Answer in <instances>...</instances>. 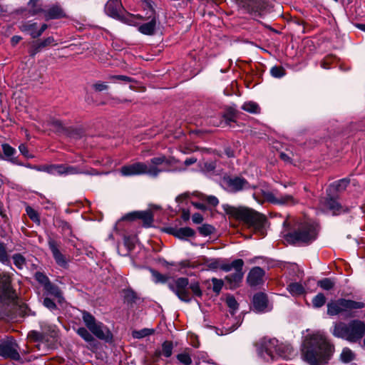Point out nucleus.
Here are the masks:
<instances>
[{
  "instance_id": "1",
  "label": "nucleus",
  "mask_w": 365,
  "mask_h": 365,
  "mask_svg": "<svg viewBox=\"0 0 365 365\" xmlns=\"http://www.w3.org/2000/svg\"><path fill=\"white\" fill-rule=\"evenodd\" d=\"M334 352V346L322 331H316L304 337L302 346L303 359L310 365L327 364Z\"/></svg>"
},
{
  "instance_id": "2",
  "label": "nucleus",
  "mask_w": 365,
  "mask_h": 365,
  "mask_svg": "<svg viewBox=\"0 0 365 365\" xmlns=\"http://www.w3.org/2000/svg\"><path fill=\"white\" fill-rule=\"evenodd\" d=\"M82 319L88 329L85 327H81L78 329L76 332L86 341L93 342L94 341L93 335L106 341L112 340L113 334L109 329L102 322H98L91 314L83 311Z\"/></svg>"
},
{
  "instance_id": "3",
  "label": "nucleus",
  "mask_w": 365,
  "mask_h": 365,
  "mask_svg": "<svg viewBox=\"0 0 365 365\" xmlns=\"http://www.w3.org/2000/svg\"><path fill=\"white\" fill-rule=\"evenodd\" d=\"M331 334L350 343L360 342L365 335V323L359 319L351 320L349 323H335Z\"/></svg>"
},
{
  "instance_id": "4",
  "label": "nucleus",
  "mask_w": 365,
  "mask_h": 365,
  "mask_svg": "<svg viewBox=\"0 0 365 365\" xmlns=\"http://www.w3.org/2000/svg\"><path fill=\"white\" fill-rule=\"evenodd\" d=\"M168 287L176 294L179 299L187 303L192 300L190 290L195 297H200L202 295L199 282H193L190 284L188 279L186 277H179L175 279L173 282L168 284Z\"/></svg>"
},
{
  "instance_id": "5",
  "label": "nucleus",
  "mask_w": 365,
  "mask_h": 365,
  "mask_svg": "<svg viewBox=\"0 0 365 365\" xmlns=\"http://www.w3.org/2000/svg\"><path fill=\"white\" fill-rule=\"evenodd\" d=\"M227 213L255 230L262 232L265 217L254 210L243 207H230L227 210Z\"/></svg>"
},
{
  "instance_id": "6",
  "label": "nucleus",
  "mask_w": 365,
  "mask_h": 365,
  "mask_svg": "<svg viewBox=\"0 0 365 365\" xmlns=\"http://www.w3.org/2000/svg\"><path fill=\"white\" fill-rule=\"evenodd\" d=\"M317 227L313 223L301 224L297 230L285 235V240L292 244H308L317 238Z\"/></svg>"
},
{
  "instance_id": "7",
  "label": "nucleus",
  "mask_w": 365,
  "mask_h": 365,
  "mask_svg": "<svg viewBox=\"0 0 365 365\" xmlns=\"http://www.w3.org/2000/svg\"><path fill=\"white\" fill-rule=\"evenodd\" d=\"M365 307V303L344 298L331 301L327 304V314L329 316H336L347 314L351 316L352 312Z\"/></svg>"
},
{
  "instance_id": "8",
  "label": "nucleus",
  "mask_w": 365,
  "mask_h": 365,
  "mask_svg": "<svg viewBox=\"0 0 365 365\" xmlns=\"http://www.w3.org/2000/svg\"><path fill=\"white\" fill-rule=\"evenodd\" d=\"M105 11L108 16L120 19L128 25L135 26L138 24L137 16L130 14H123L120 0H109L106 4Z\"/></svg>"
},
{
  "instance_id": "9",
  "label": "nucleus",
  "mask_w": 365,
  "mask_h": 365,
  "mask_svg": "<svg viewBox=\"0 0 365 365\" xmlns=\"http://www.w3.org/2000/svg\"><path fill=\"white\" fill-rule=\"evenodd\" d=\"M41 331H31L28 334L30 340L34 342L48 343L50 339H55L58 336V330L54 325L46 322L40 323Z\"/></svg>"
},
{
  "instance_id": "10",
  "label": "nucleus",
  "mask_w": 365,
  "mask_h": 365,
  "mask_svg": "<svg viewBox=\"0 0 365 365\" xmlns=\"http://www.w3.org/2000/svg\"><path fill=\"white\" fill-rule=\"evenodd\" d=\"M259 354L266 361L274 360L277 356L285 357L281 352L278 340L264 338L258 349Z\"/></svg>"
},
{
  "instance_id": "11",
  "label": "nucleus",
  "mask_w": 365,
  "mask_h": 365,
  "mask_svg": "<svg viewBox=\"0 0 365 365\" xmlns=\"http://www.w3.org/2000/svg\"><path fill=\"white\" fill-rule=\"evenodd\" d=\"M241 6L255 16H261L269 11V5L264 0H235Z\"/></svg>"
},
{
  "instance_id": "12",
  "label": "nucleus",
  "mask_w": 365,
  "mask_h": 365,
  "mask_svg": "<svg viewBox=\"0 0 365 365\" xmlns=\"http://www.w3.org/2000/svg\"><path fill=\"white\" fill-rule=\"evenodd\" d=\"M38 0H30L29 3L31 7V15H35L43 11L46 21L61 19L65 16L63 11L59 6H53L47 11H43L41 7L38 6Z\"/></svg>"
},
{
  "instance_id": "13",
  "label": "nucleus",
  "mask_w": 365,
  "mask_h": 365,
  "mask_svg": "<svg viewBox=\"0 0 365 365\" xmlns=\"http://www.w3.org/2000/svg\"><path fill=\"white\" fill-rule=\"evenodd\" d=\"M20 348L13 339L4 341L0 344V356L14 361H21Z\"/></svg>"
},
{
  "instance_id": "14",
  "label": "nucleus",
  "mask_w": 365,
  "mask_h": 365,
  "mask_svg": "<svg viewBox=\"0 0 365 365\" xmlns=\"http://www.w3.org/2000/svg\"><path fill=\"white\" fill-rule=\"evenodd\" d=\"M264 197L268 202L275 205L292 206L299 202V200L288 194L281 195L268 192L264 194Z\"/></svg>"
},
{
  "instance_id": "15",
  "label": "nucleus",
  "mask_w": 365,
  "mask_h": 365,
  "mask_svg": "<svg viewBox=\"0 0 365 365\" xmlns=\"http://www.w3.org/2000/svg\"><path fill=\"white\" fill-rule=\"evenodd\" d=\"M224 182L230 192H237L241 190H247L251 187L250 184L243 178H226Z\"/></svg>"
},
{
  "instance_id": "16",
  "label": "nucleus",
  "mask_w": 365,
  "mask_h": 365,
  "mask_svg": "<svg viewBox=\"0 0 365 365\" xmlns=\"http://www.w3.org/2000/svg\"><path fill=\"white\" fill-rule=\"evenodd\" d=\"M120 172L125 177L147 174L148 164L138 162L124 165L120 168Z\"/></svg>"
},
{
  "instance_id": "17",
  "label": "nucleus",
  "mask_w": 365,
  "mask_h": 365,
  "mask_svg": "<svg viewBox=\"0 0 365 365\" xmlns=\"http://www.w3.org/2000/svg\"><path fill=\"white\" fill-rule=\"evenodd\" d=\"M11 277L7 273H2L0 274V293L1 297L6 299H11L14 297V289L11 285Z\"/></svg>"
},
{
  "instance_id": "18",
  "label": "nucleus",
  "mask_w": 365,
  "mask_h": 365,
  "mask_svg": "<svg viewBox=\"0 0 365 365\" xmlns=\"http://www.w3.org/2000/svg\"><path fill=\"white\" fill-rule=\"evenodd\" d=\"M252 304L254 310L258 313L268 312L272 309V307L269 305L267 295L262 292L254 295Z\"/></svg>"
},
{
  "instance_id": "19",
  "label": "nucleus",
  "mask_w": 365,
  "mask_h": 365,
  "mask_svg": "<svg viewBox=\"0 0 365 365\" xmlns=\"http://www.w3.org/2000/svg\"><path fill=\"white\" fill-rule=\"evenodd\" d=\"M163 163L170 164V161L165 156H159L152 158L150 164L148 165L147 175L152 177H157L161 172L164 171L163 170L158 168V166Z\"/></svg>"
},
{
  "instance_id": "20",
  "label": "nucleus",
  "mask_w": 365,
  "mask_h": 365,
  "mask_svg": "<svg viewBox=\"0 0 365 365\" xmlns=\"http://www.w3.org/2000/svg\"><path fill=\"white\" fill-rule=\"evenodd\" d=\"M48 247L57 264L61 267L66 268L67 267V260L66 257L60 252L59 245L57 242L50 239L48 240Z\"/></svg>"
},
{
  "instance_id": "21",
  "label": "nucleus",
  "mask_w": 365,
  "mask_h": 365,
  "mask_svg": "<svg viewBox=\"0 0 365 365\" xmlns=\"http://www.w3.org/2000/svg\"><path fill=\"white\" fill-rule=\"evenodd\" d=\"M124 218L130 220L140 219L146 227L151 226L153 222V213L150 210L133 212L128 214Z\"/></svg>"
},
{
  "instance_id": "22",
  "label": "nucleus",
  "mask_w": 365,
  "mask_h": 365,
  "mask_svg": "<svg viewBox=\"0 0 365 365\" xmlns=\"http://www.w3.org/2000/svg\"><path fill=\"white\" fill-rule=\"evenodd\" d=\"M136 16L138 17V24H137L136 26H138V31L144 35H148V36L153 35L155 34V29H156V24H157V19H156L155 16H153V17H151L150 20L148 22H146V23L140 24V25L139 20L141 17L138 16Z\"/></svg>"
},
{
  "instance_id": "23",
  "label": "nucleus",
  "mask_w": 365,
  "mask_h": 365,
  "mask_svg": "<svg viewBox=\"0 0 365 365\" xmlns=\"http://www.w3.org/2000/svg\"><path fill=\"white\" fill-rule=\"evenodd\" d=\"M264 270L259 267L252 268L248 274L247 282L250 286H257L262 283Z\"/></svg>"
},
{
  "instance_id": "24",
  "label": "nucleus",
  "mask_w": 365,
  "mask_h": 365,
  "mask_svg": "<svg viewBox=\"0 0 365 365\" xmlns=\"http://www.w3.org/2000/svg\"><path fill=\"white\" fill-rule=\"evenodd\" d=\"M168 232L180 240H185L186 238L193 237L195 235V230L188 227L171 228Z\"/></svg>"
},
{
  "instance_id": "25",
  "label": "nucleus",
  "mask_w": 365,
  "mask_h": 365,
  "mask_svg": "<svg viewBox=\"0 0 365 365\" xmlns=\"http://www.w3.org/2000/svg\"><path fill=\"white\" fill-rule=\"evenodd\" d=\"M322 204L325 209L331 210L334 215L339 214L341 212L342 207L335 198L327 197L322 201Z\"/></svg>"
},
{
  "instance_id": "26",
  "label": "nucleus",
  "mask_w": 365,
  "mask_h": 365,
  "mask_svg": "<svg viewBox=\"0 0 365 365\" xmlns=\"http://www.w3.org/2000/svg\"><path fill=\"white\" fill-rule=\"evenodd\" d=\"M19 28L21 31L28 33L34 38L39 37L36 23L26 21L22 24Z\"/></svg>"
},
{
  "instance_id": "27",
  "label": "nucleus",
  "mask_w": 365,
  "mask_h": 365,
  "mask_svg": "<svg viewBox=\"0 0 365 365\" xmlns=\"http://www.w3.org/2000/svg\"><path fill=\"white\" fill-rule=\"evenodd\" d=\"M2 150L6 156V159L11 161L12 163L17 164L19 165H24L22 163H19L16 158H13V156L16 154V151L15 148L11 147L10 145L7 143H4L1 145Z\"/></svg>"
},
{
  "instance_id": "28",
  "label": "nucleus",
  "mask_w": 365,
  "mask_h": 365,
  "mask_svg": "<svg viewBox=\"0 0 365 365\" xmlns=\"http://www.w3.org/2000/svg\"><path fill=\"white\" fill-rule=\"evenodd\" d=\"M54 41L55 40L53 37L49 36L40 42H36L34 44V51L31 55H35L43 48L52 45L54 43Z\"/></svg>"
},
{
  "instance_id": "29",
  "label": "nucleus",
  "mask_w": 365,
  "mask_h": 365,
  "mask_svg": "<svg viewBox=\"0 0 365 365\" xmlns=\"http://www.w3.org/2000/svg\"><path fill=\"white\" fill-rule=\"evenodd\" d=\"M243 274L242 272H235L234 273L227 275L226 277V279L230 282L231 287H235L242 281Z\"/></svg>"
},
{
  "instance_id": "30",
  "label": "nucleus",
  "mask_w": 365,
  "mask_h": 365,
  "mask_svg": "<svg viewBox=\"0 0 365 365\" xmlns=\"http://www.w3.org/2000/svg\"><path fill=\"white\" fill-rule=\"evenodd\" d=\"M43 289L48 294L53 296L57 299H61L62 297V294L60 289L56 285L52 284L51 282H49L43 287Z\"/></svg>"
},
{
  "instance_id": "31",
  "label": "nucleus",
  "mask_w": 365,
  "mask_h": 365,
  "mask_svg": "<svg viewBox=\"0 0 365 365\" xmlns=\"http://www.w3.org/2000/svg\"><path fill=\"white\" fill-rule=\"evenodd\" d=\"M288 291L293 296H299L304 293V287L297 282L291 283L288 287Z\"/></svg>"
},
{
  "instance_id": "32",
  "label": "nucleus",
  "mask_w": 365,
  "mask_h": 365,
  "mask_svg": "<svg viewBox=\"0 0 365 365\" xmlns=\"http://www.w3.org/2000/svg\"><path fill=\"white\" fill-rule=\"evenodd\" d=\"M355 358L354 353L348 347H345L343 349L341 355L340 359L344 363H349L353 361Z\"/></svg>"
},
{
  "instance_id": "33",
  "label": "nucleus",
  "mask_w": 365,
  "mask_h": 365,
  "mask_svg": "<svg viewBox=\"0 0 365 365\" xmlns=\"http://www.w3.org/2000/svg\"><path fill=\"white\" fill-rule=\"evenodd\" d=\"M155 330L153 329L144 328L140 330H135L132 332V336L135 339H142L148 336L153 334Z\"/></svg>"
},
{
  "instance_id": "34",
  "label": "nucleus",
  "mask_w": 365,
  "mask_h": 365,
  "mask_svg": "<svg viewBox=\"0 0 365 365\" xmlns=\"http://www.w3.org/2000/svg\"><path fill=\"white\" fill-rule=\"evenodd\" d=\"M349 183V180H347V179H341V180H339L338 181H336L334 182L331 186H330V190L331 189H333V190H335L338 192H341V191H343L344 190L346 187L348 186Z\"/></svg>"
},
{
  "instance_id": "35",
  "label": "nucleus",
  "mask_w": 365,
  "mask_h": 365,
  "mask_svg": "<svg viewBox=\"0 0 365 365\" xmlns=\"http://www.w3.org/2000/svg\"><path fill=\"white\" fill-rule=\"evenodd\" d=\"M317 284L324 290H330L334 287L335 282L330 278H324L318 281Z\"/></svg>"
},
{
  "instance_id": "36",
  "label": "nucleus",
  "mask_w": 365,
  "mask_h": 365,
  "mask_svg": "<svg viewBox=\"0 0 365 365\" xmlns=\"http://www.w3.org/2000/svg\"><path fill=\"white\" fill-rule=\"evenodd\" d=\"M203 269L208 270H216L220 268V262L217 259H205Z\"/></svg>"
},
{
  "instance_id": "37",
  "label": "nucleus",
  "mask_w": 365,
  "mask_h": 365,
  "mask_svg": "<svg viewBox=\"0 0 365 365\" xmlns=\"http://www.w3.org/2000/svg\"><path fill=\"white\" fill-rule=\"evenodd\" d=\"M226 303L227 307L230 308V312L232 314L238 309V303L233 296L229 295L226 298Z\"/></svg>"
},
{
  "instance_id": "38",
  "label": "nucleus",
  "mask_w": 365,
  "mask_h": 365,
  "mask_svg": "<svg viewBox=\"0 0 365 365\" xmlns=\"http://www.w3.org/2000/svg\"><path fill=\"white\" fill-rule=\"evenodd\" d=\"M123 297L124 300L128 303L135 302L138 298L136 293L130 289L123 290Z\"/></svg>"
},
{
  "instance_id": "39",
  "label": "nucleus",
  "mask_w": 365,
  "mask_h": 365,
  "mask_svg": "<svg viewBox=\"0 0 365 365\" xmlns=\"http://www.w3.org/2000/svg\"><path fill=\"white\" fill-rule=\"evenodd\" d=\"M326 303V297L324 294L319 293L312 299L313 307L315 308H320Z\"/></svg>"
},
{
  "instance_id": "40",
  "label": "nucleus",
  "mask_w": 365,
  "mask_h": 365,
  "mask_svg": "<svg viewBox=\"0 0 365 365\" xmlns=\"http://www.w3.org/2000/svg\"><path fill=\"white\" fill-rule=\"evenodd\" d=\"M242 108L244 110L252 113H257L259 111V108L258 105L254 102L245 103L242 106Z\"/></svg>"
},
{
  "instance_id": "41",
  "label": "nucleus",
  "mask_w": 365,
  "mask_h": 365,
  "mask_svg": "<svg viewBox=\"0 0 365 365\" xmlns=\"http://www.w3.org/2000/svg\"><path fill=\"white\" fill-rule=\"evenodd\" d=\"M215 228L208 224H203L198 227V231L202 236H208L214 232Z\"/></svg>"
},
{
  "instance_id": "42",
  "label": "nucleus",
  "mask_w": 365,
  "mask_h": 365,
  "mask_svg": "<svg viewBox=\"0 0 365 365\" xmlns=\"http://www.w3.org/2000/svg\"><path fill=\"white\" fill-rule=\"evenodd\" d=\"M173 344L170 341H165L162 345V354L165 357H170L173 352Z\"/></svg>"
},
{
  "instance_id": "43",
  "label": "nucleus",
  "mask_w": 365,
  "mask_h": 365,
  "mask_svg": "<svg viewBox=\"0 0 365 365\" xmlns=\"http://www.w3.org/2000/svg\"><path fill=\"white\" fill-rule=\"evenodd\" d=\"M0 262L4 264H6L9 262L6 245L1 242H0Z\"/></svg>"
},
{
  "instance_id": "44",
  "label": "nucleus",
  "mask_w": 365,
  "mask_h": 365,
  "mask_svg": "<svg viewBox=\"0 0 365 365\" xmlns=\"http://www.w3.org/2000/svg\"><path fill=\"white\" fill-rule=\"evenodd\" d=\"M271 75L274 78H282L285 75V70L282 66H273L270 69Z\"/></svg>"
},
{
  "instance_id": "45",
  "label": "nucleus",
  "mask_w": 365,
  "mask_h": 365,
  "mask_svg": "<svg viewBox=\"0 0 365 365\" xmlns=\"http://www.w3.org/2000/svg\"><path fill=\"white\" fill-rule=\"evenodd\" d=\"M36 280L39 282L43 287L50 282L48 277L41 272H37L35 274Z\"/></svg>"
},
{
  "instance_id": "46",
  "label": "nucleus",
  "mask_w": 365,
  "mask_h": 365,
  "mask_svg": "<svg viewBox=\"0 0 365 365\" xmlns=\"http://www.w3.org/2000/svg\"><path fill=\"white\" fill-rule=\"evenodd\" d=\"M13 260L14 264L19 268L22 269L25 264V259L23 256L19 254H16L13 256Z\"/></svg>"
},
{
  "instance_id": "47",
  "label": "nucleus",
  "mask_w": 365,
  "mask_h": 365,
  "mask_svg": "<svg viewBox=\"0 0 365 365\" xmlns=\"http://www.w3.org/2000/svg\"><path fill=\"white\" fill-rule=\"evenodd\" d=\"M177 359L182 364L189 365L192 363V359L190 355L187 353L179 354L177 356Z\"/></svg>"
},
{
  "instance_id": "48",
  "label": "nucleus",
  "mask_w": 365,
  "mask_h": 365,
  "mask_svg": "<svg viewBox=\"0 0 365 365\" xmlns=\"http://www.w3.org/2000/svg\"><path fill=\"white\" fill-rule=\"evenodd\" d=\"M244 265V262L241 259H237L232 262L231 266L232 269H234L235 272H242V267Z\"/></svg>"
},
{
  "instance_id": "49",
  "label": "nucleus",
  "mask_w": 365,
  "mask_h": 365,
  "mask_svg": "<svg viewBox=\"0 0 365 365\" xmlns=\"http://www.w3.org/2000/svg\"><path fill=\"white\" fill-rule=\"evenodd\" d=\"M26 213L33 221L36 222L39 220L37 212L33 208L30 207H26Z\"/></svg>"
},
{
  "instance_id": "50",
  "label": "nucleus",
  "mask_w": 365,
  "mask_h": 365,
  "mask_svg": "<svg viewBox=\"0 0 365 365\" xmlns=\"http://www.w3.org/2000/svg\"><path fill=\"white\" fill-rule=\"evenodd\" d=\"M54 169H55V165H50L39 166L38 168H36V170L43 171V172H46L48 173L54 175V170H55Z\"/></svg>"
},
{
  "instance_id": "51",
  "label": "nucleus",
  "mask_w": 365,
  "mask_h": 365,
  "mask_svg": "<svg viewBox=\"0 0 365 365\" xmlns=\"http://www.w3.org/2000/svg\"><path fill=\"white\" fill-rule=\"evenodd\" d=\"M43 305L50 310L56 309L57 307L55 302L50 298L46 297L43 300Z\"/></svg>"
},
{
  "instance_id": "52",
  "label": "nucleus",
  "mask_w": 365,
  "mask_h": 365,
  "mask_svg": "<svg viewBox=\"0 0 365 365\" xmlns=\"http://www.w3.org/2000/svg\"><path fill=\"white\" fill-rule=\"evenodd\" d=\"M78 173H81V171L79 170L77 168L65 165V175H76Z\"/></svg>"
},
{
  "instance_id": "53",
  "label": "nucleus",
  "mask_w": 365,
  "mask_h": 365,
  "mask_svg": "<svg viewBox=\"0 0 365 365\" xmlns=\"http://www.w3.org/2000/svg\"><path fill=\"white\" fill-rule=\"evenodd\" d=\"M93 88L96 91H103L105 90H107L108 88V86L104 83V82H97L93 85Z\"/></svg>"
},
{
  "instance_id": "54",
  "label": "nucleus",
  "mask_w": 365,
  "mask_h": 365,
  "mask_svg": "<svg viewBox=\"0 0 365 365\" xmlns=\"http://www.w3.org/2000/svg\"><path fill=\"white\" fill-rule=\"evenodd\" d=\"M212 283H213V291L218 293L221 290L222 287V282L220 279L213 278L212 279Z\"/></svg>"
},
{
  "instance_id": "55",
  "label": "nucleus",
  "mask_w": 365,
  "mask_h": 365,
  "mask_svg": "<svg viewBox=\"0 0 365 365\" xmlns=\"http://www.w3.org/2000/svg\"><path fill=\"white\" fill-rule=\"evenodd\" d=\"M20 153L27 158H32L33 155H29L27 146L25 144H21L19 146Z\"/></svg>"
},
{
  "instance_id": "56",
  "label": "nucleus",
  "mask_w": 365,
  "mask_h": 365,
  "mask_svg": "<svg viewBox=\"0 0 365 365\" xmlns=\"http://www.w3.org/2000/svg\"><path fill=\"white\" fill-rule=\"evenodd\" d=\"M153 276L156 282H165L166 277L156 271H152Z\"/></svg>"
},
{
  "instance_id": "57",
  "label": "nucleus",
  "mask_w": 365,
  "mask_h": 365,
  "mask_svg": "<svg viewBox=\"0 0 365 365\" xmlns=\"http://www.w3.org/2000/svg\"><path fill=\"white\" fill-rule=\"evenodd\" d=\"M110 79H116V80H120V81H125V82H131L132 81V78L127 76H124V75H115V76H110L109 77Z\"/></svg>"
},
{
  "instance_id": "58",
  "label": "nucleus",
  "mask_w": 365,
  "mask_h": 365,
  "mask_svg": "<svg viewBox=\"0 0 365 365\" xmlns=\"http://www.w3.org/2000/svg\"><path fill=\"white\" fill-rule=\"evenodd\" d=\"M205 200L207 202L208 204L212 206H216L219 203L218 199L213 195L206 196Z\"/></svg>"
},
{
  "instance_id": "59",
  "label": "nucleus",
  "mask_w": 365,
  "mask_h": 365,
  "mask_svg": "<svg viewBox=\"0 0 365 365\" xmlns=\"http://www.w3.org/2000/svg\"><path fill=\"white\" fill-rule=\"evenodd\" d=\"M54 175H65V165H55Z\"/></svg>"
},
{
  "instance_id": "60",
  "label": "nucleus",
  "mask_w": 365,
  "mask_h": 365,
  "mask_svg": "<svg viewBox=\"0 0 365 365\" xmlns=\"http://www.w3.org/2000/svg\"><path fill=\"white\" fill-rule=\"evenodd\" d=\"M192 222L195 224H200L203 221V217L200 213H195L192 216Z\"/></svg>"
},
{
  "instance_id": "61",
  "label": "nucleus",
  "mask_w": 365,
  "mask_h": 365,
  "mask_svg": "<svg viewBox=\"0 0 365 365\" xmlns=\"http://www.w3.org/2000/svg\"><path fill=\"white\" fill-rule=\"evenodd\" d=\"M22 39L20 36H14L11 38V44L12 46H15L16 44L19 43V41Z\"/></svg>"
},
{
  "instance_id": "62",
  "label": "nucleus",
  "mask_w": 365,
  "mask_h": 365,
  "mask_svg": "<svg viewBox=\"0 0 365 365\" xmlns=\"http://www.w3.org/2000/svg\"><path fill=\"white\" fill-rule=\"evenodd\" d=\"M279 157L284 162L291 163V157L289 155L284 153H280Z\"/></svg>"
},
{
  "instance_id": "63",
  "label": "nucleus",
  "mask_w": 365,
  "mask_h": 365,
  "mask_svg": "<svg viewBox=\"0 0 365 365\" xmlns=\"http://www.w3.org/2000/svg\"><path fill=\"white\" fill-rule=\"evenodd\" d=\"M197 162V159L195 158H190L185 160V165L186 166H189L190 165H192Z\"/></svg>"
},
{
  "instance_id": "64",
  "label": "nucleus",
  "mask_w": 365,
  "mask_h": 365,
  "mask_svg": "<svg viewBox=\"0 0 365 365\" xmlns=\"http://www.w3.org/2000/svg\"><path fill=\"white\" fill-rule=\"evenodd\" d=\"M220 268L225 272H229L232 269L231 264H225L222 265H220Z\"/></svg>"
}]
</instances>
